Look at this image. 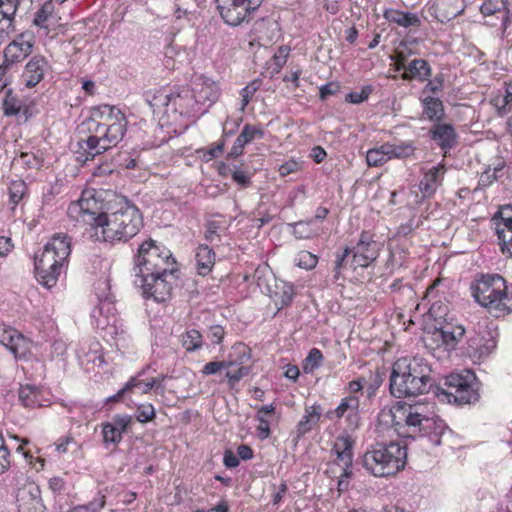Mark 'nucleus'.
<instances>
[{"instance_id":"1","label":"nucleus","mask_w":512,"mask_h":512,"mask_svg":"<svg viewBox=\"0 0 512 512\" xmlns=\"http://www.w3.org/2000/svg\"><path fill=\"white\" fill-rule=\"evenodd\" d=\"M100 209L94 192L84 191L79 200L70 203L67 214L77 222L88 224L93 230L92 236L105 242H126L143 226L139 209L128 202L110 214L101 213Z\"/></svg>"},{"instance_id":"2","label":"nucleus","mask_w":512,"mask_h":512,"mask_svg":"<svg viewBox=\"0 0 512 512\" xmlns=\"http://www.w3.org/2000/svg\"><path fill=\"white\" fill-rule=\"evenodd\" d=\"M83 126L89 132L86 140L79 141L78 160L86 162L95 156L115 147L124 137L127 120L120 109L104 105L92 112Z\"/></svg>"},{"instance_id":"3","label":"nucleus","mask_w":512,"mask_h":512,"mask_svg":"<svg viewBox=\"0 0 512 512\" xmlns=\"http://www.w3.org/2000/svg\"><path fill=\"white\" fill-rule=\"evenodd\" d=\"M433 384L432 368L423 357L406 356L397 359L390 375V393L396 398L427 393Z\"/></svg>"},{"instance_id":"4","label":"nucleus","mask_w":512,"mask_h":512,"mask_svg":"<svg viewBox=\"0 0 512 512\" xmlns=\"http://www.w3.org/2000/svg\"><path fill=\"white\" fill-rule=\"evenodd\" d=\"M407 461L406 445L399 442L376 443L364 453L363 467L375 477H388L404 469Z\"/></svg>"},{"instance_id":"5","label":"nucleus","mask_w":512,"mask_h":512,"mask_svg":"<svg viewBox=\"0 0 512 512\" xmlns=\"http://www.w3.org/2000/svg\"><path fill=\"white\" fill-rule=\"evenodd\" d=\"M471 290L475 300L493 316L501 317L512 311V297L499 274L482 275L471 285Z\"/></svg>"},{"instance_id":"6","label":"nucleus","mask_w":512,"mask_h":512,"mask_svg":"<svg viewBox=\"0 0 512 512\" xmlns=\"http://www.w3.org/2000/svg\"><path fill=\"white\" fill-rule=\"evenodd\" d=\"M132 272L133 277L151 273L177 272V264L168 248L148 239L137 250Z\"/></svg>"},{"instance_id":"7","label":"nucleus","mask_w":512,"mask_h":512,"mask_svg":"<svg viewBox=\"0 0 512 512\" xmlns=\"http://www.w3.org/2000/svg\"><path fill=\"white\" fill-rule=\"evenodd\" d=\"M437 397L441 401L459 405L478 401V383L475 375L470 371H466L465 374H450L444 381V387L438 389Z\"/></svg>"},{"instance_id":"8","label":"nucleus","mask_w":512,"mask_h":512,"mask_svg":"<svg viewBox=\"0 0 512 512\" xmlns=\"http://www.w3.org/2000/svg\"><path fill=\"white\" fill-rule=\"evenodd\" d=\"M431 415H434V413L428 412L427 406L423 404L397 405L389 409H383L379 414V422L390 426L398 434V430L409 431L415 429L419 423Z\"/></svg>"},{"instance_id":"9","label":"nucleus","mask_w":512,"mask_h":512,"mask_svg":"<svg viewBox=\"0 0 512 512\" xmlns=\"http://www.w3.org/2000/svg\"><path fill=\"white\" fill-rule=\"evenodd\" d=\"M176 272L151 273L134 276L133 283L141 289L143 297L156 302H165L171 296Z\"/></svg>"},{"instance_id":"10","label":"nucleus","mask_w":512,"mask_h":512,"mask_svg":"<svg viewBox=\"0 0 512 512\" xmlns=\"http://www.w3.org/2000/svg\"><path fill=\"white\" fill-rule=\"evenodd\" d=\"M223 21L230 26L249 22L263 0H215Z\"/></svg>"},{"instance_id":"11","label":"nucleus","mask_w":512,"mask_h":512,"mask_svg":"<svg viewBox=\"0 0 512 512\" xmlns=\"http://www.w3.org/2000/svg\"><path fill=\"white\" fill-rule=\"evenodd\" d=\"M250 360L251 350L247 345L236 343L231 347L225 359L227 366L225 376L231 388L250 373L251 367L247 365Z\"/></svg>"},{"instance_id":"12","label":"nucleus","mask_w":512,"mask_h":512,"mask_svg":"<svg viewBox=\"0 0 512 512\" xmlns=\"http://www.w3.org/2000/svg\"><path fill=\"white\" fill-rule=\"evenodd\" d=\"M71 238L65 233L54 234L40 253H36L34 264H59L69 262Z\"/></svg>"},{"instance_id":"13","label":"nucleus","mask_w":512,"mask_h":512,"mask_svg":"<svg viewBox=\"0 0 512 512\" xmlns=\"http://www.w3.org/2000/svg\"><path fill=\"white\" fill-rule=\"evenodd\" d=\"M329 420L346 418L347 427L356 430L361 425L360 400L356 395H348L341 399L339 405L325 414Z\"/></svg>"},{"instance_id":"14","label":"nucleus","mask_w":512,"mask_h":512,"mask_svg":"<svg viewBox=\"0 0 512 512\" xmlns=\"http://www.w3.org/2000/svg\"><path fill=\"white\" fill-rule=\"evenodd\" d=\"M445 428L446 425L443 420L435 415H431L419 423L415 429H410L409 431L398 430V435L403 438L411 439L427 437L434 445H439L441 443V435Z\"/></svg>"},{"instance_id":"15","label":"nucleus","mask_w":512,"mask_h":512,"mask_svg":"<svg viewBox=\"0 0 512 512\" xmlns=\"http://www.w3.org/2000/svg\"><path fill=\"white\" fill-rule=\"evenodd\" d=\"M351 253H358L369 256L370 253H373V258H377L378 244L377 242L372 240V237L369 235L368 232H362L359 241L354 247H346L341 254H337L334 268L336 279H338L342 270H344L348 266L349 257Z\"/></svg>"},{"instance_id":"16","label":"nucleus","mask_w":512,"mask_h":512,"mask_svg":"<svg viewBox=\"0 0 512 512\" xmlns=\"http://www.w3.org/2000/svg\"><path fill=\"white\" fill-rule=\"evenodd\" d=\"M2 110L4 116L22 117L24 120L29 119L33 115L32 102L22 95L12 90H8L2 100Z\"/></svg>"},{"instance_id":"17","label":"nucleus","mask_w":512,"mask_h":512,"mask_svg":"<svg viewBox=\"0 0 512 512\" xmlns=\"http://www.w3.org/2000/svg\"><path fill=\"white\" fill-rule=\"evenodd\" d=\"M19 512H44L40 488L35 483L25 484L16 496Z\"/></svg>"},{"instance_id":"18","label":"nucleus","mask_w":512,"mask_h":512,"mask_svg":"<svg viewBox=\"0 0 512 512\" xmlns=\"http://www.w3.org/2000/svg\"><path fill=\"white\" fill-rule=\"evenodd\" d=\"M51 67L43 56H33L25 65L21 75V82L26 88H33L38 85Z\"/></svg>"},{"instance_id":"19","label":"nucleus","mask_w":512,"mask_h":512,"mask_svg":"<svg viewBox=\"0 0 512 512\" xmlns=\"http://www.w3.org/2000/svg\"><path fill=\"white\" fill-rule=\"evenodd\" d=\"M132 424V417L129 415H115L112 421L102 424L103 442L106 446H117L123 433L127 432Z\"/></svg>"},{"instance_id":"20","label":"nucleus","mask_w":512,"mask_h":512,"mask_svg":"<svg viewBox=\"0 0 512 512\" xmlns=\"http://www.w3.org/2000/svg\"><path fill=\"white\" fill-rule=\"evenodd\" d=\"M0 343L5 346L15 358L25 357L30 350L29 341L17 330L11 327L0 329Z\"/></svg>"},{"instance_id":"21","label":"nucleus","mask_w":512,"mask_h":512,"mask_svg":"<svg viewBox=\"0 0 512 512\" xmlns=\"http://www.w3.org/2000/svg\"><path fill=\"white\" fill-rule=\"evenodd\" d=\"M190 90L197 104L214 102L218 96V89L215 83L203 75L193 77Z\"/></svg>"},{"instance_id":"22","label":"nucleus","mask_w":512,"mask_h":512,"mask_svg":"<svg viewBox=\"0 0 512 512\" xmlns=\"http://www.w3.org/2000/svg\"><path fill=\"white\" fill-rule=\"evenodd\" d=\"M19 0H0V44L15 31L14 17Z\"/></svg>"},{"instance_id":"23","label":"nucleus","mask_w":512,"mask_h":512,"mask_svg":"<svg viewBox=\"0 0 512 512\" xmlns=\"http://www.w3.org/2000/svg\"><path fill=\"white\" fill-rule=\"evenodd\" d=\"M333 450L337 455V463L344 471L346 478L352 476V463H353V441L348 436H339L336 439Z\"/></svg>"},{"instance_id":"24","label":"nucleus","mask_w":512,"mask_h":512,"mask_svg":"<svg viewBox=\"0 0 512 512\" xmlns=\"http://www.w3.org/2000/svg\"><path fill=\"white\" fill-rule=\"evenodd\" d=\"M68 263L34 264L35 277L44 287L52 288L56 285L60 275L66 271Z\"/></svg>"},{"instance_id":"25","label":"nucleus","mask_w":512,"mask_h":512,"mask_svg":"<svg viewBox=\"0 0 512 512\" xmlns=\"http://www.w3.org/2000/svg\"><path fill=\"white\" fill-rule=\"evenodd\" d=\"M432 9L435 18L441 23H446L463 13L465 10V1L437 0L432 6Z\"/></svg>"},{"instance_id":"26","label":"nucleus","mask_w":512,"mask_h":512,"mask_svg":"<svg viewBox=\"0 0 512 512\" xmlns=\"http://www.w3.org/2000/svg\"><path fill=\"white\" fill-rule=\"evenodd\" d=\"M383 17L390 24H394L404 29L419 28L421 26L420 16L410 11L386 8L383 11Z\"/></svg>"},{"instance_id":"27","label":"nucleus","mask_w":512,"mask_h":512,"mask_svg":"<svg viewBox=\"0 0 512 512\" xmlns=\"http://www.w3.org/2000/svg\"><path fill=\"white\" fill-rule=\"evenodd\" d=\"M446 169L442 164L433 166L424 172L423 178L419 183V189L424 197H431L442 185Z\"/></svg>"},{"instance_id":"28","label":"nucleus","mask_w":512,"mask_h":512,"mask_svg":"<svg viewBox=\"0 0 512 512\" xmlns=\"http://www.w3.org/2000/svg\"><path fill=\"white\" fill-rule=\"evenodd\" d=\"M430 136L445 154L456 144L457 134L451 124L437 122L430 129Z\"/></svg>"},{"instance_id":"29","label":"nucleus","mask_w":512,"mask_h":512,"mask_svg":"<svg viewBox=\"0 0 512 512\" xmlns=\"http://www.w3.org/2000/svg\"><path fill=\"white\" fill-rule=\"evenodd\" d=\"M32 51V43L25 40L21 35L16 40L8 44L4 50V57L8 63L20 62L26 58Z\"/></svg>"},{"instance_id":"30","label":"nucleus","mask_w":512,"mask_h":512,"mask_svg":"<svg viewBox=\"0 0 512 512\" xmlns=\"http://www.w3.org/2000/svg\"><path fill=\"white\" fill-rule=\"evenodd\" d=\"M432 69L429 63L424 59H414L408 65L406 71L403 72L401 78L406 81L418 80L424 82L429 79Z\"/></svg>"},{"instance_id":"31","label":"nucleus","mask_w":512,"mask_h":512,"mask_svg":"<svg viewBox=\"0 0 512 512\" xmlns=\"http://www.w3.org/2000/svg\"><path fill=\"white\" fill-rule=\"evenodd\" d=\"M170 94V107L174 112L187 114L190 110L194 109L195 104H197L189 88H183L178 92H170Z\"/></svg>"},{"instance_id":"32","label":"nucleus","mask_w":512,"mask_h":512,"mask_svg":"<svg viewBox=\"0 0 512 512\" xmlns=\"http://www.w3.org/2000/svg\"><path fill=\"white\" fill-rule=\"evenodd\" d=\"M146 103L152 109L153 113H161L164 108L170 107L171 94L166 89H151L145 92Z\"/></svg>"},{"instance_id":"33","label":"nucleus","mask_w":512,"mask_h":512,"mask_svg":"<svg viewBox=\"0 0 512 512\" xmlns=\"http://www.w3.org/2000/svg\"><path fill=\"white\" fill-rule=\"evenodd\" d=\"M322 408L318 404L305 407V414L297 425V436L302 437L311 431L320 421Z\"/></svg>"},{"instance_id":"34","label":"nucleus","mask_w":512,"mask_h":512,"mask_svg":"<svg viewBox=\"0 0 512 512\" xmlns=\"http://www.w3.org/2000/svg\"><path fill=\"white\" fill-rule=\"evenodd\" d=\"M495 232L502 252L512 256V218H502V221L496 224Z\"/></svg>"},{"instance_id":"35","label":"nucleus","mask_w":512,"mask_h":512,"mask_svg":"<svg viewBox=\"0 0 512 512\" xmlns=\"http://www.w3.org/2000/svg\"><path fill=\"white\" fill-rule=\"evenodd\" d=\"M385 149L387 152L388 161L392 159H407L414 155L415 146L412 141L404 142H386Z\"/></svg>"},{"instance_id":"36","label":"nucleus","mask_w":512,"mask_h":512,"mask_svg":"<svg viewBox=\"0 0 512 512\" xmlns=\"http://www.w3.org/2000/svg\"><path fill=\"white\" fill-rule=\"evenodd\" d=\"M195 260L198 274L205 276L214 266L215 253L207 245H200L197 248Z\"/></svg>"},{"instance_id":"37","label":"nucleus","mask_w":512,"mask_h":512,"mask_svg":"<svg viewBox=\"0 0 512 512\" xmlns=\"http://www.w3.org/2000/svg\"><path fill=\"white\" fill-rule=\"evenodd\" d=\"M423 114L430 121L439 122L444 117L443 102L435 97L427 96L422 100Z\"/></svg>"},{"instance_id":"38","label":"nucleus","mask_w":512,"mask_h":512,"mask_svg":"<svg viewBox=\"0 0 512 512\" xmlns=\"http://www.w3.org/2000/svg\"><path fill=\"white\" fill-rule=\"evenodd\" d=\"M437 333L442 338L443 343L446 345V347H454L458 340L463 337L465 333V329L461 325L452 326L450 324H447L445 326H442Z\"/></svg>"},{"instance_id":"39","label":"nucleus","mask_w":512,"mask_h":512,"mask_svg":"<svg viewBox=\"0 0 512 512\" xmlns=\"http://www.w3.org/2000/svg\"><path fill=\"white\" fill-rule=\"evenodd\" d=\"M136 387L140 388L142 393H148L153 388L155 389V391H158L160 389L158 379H151L150 381H142V380H138L137 378H132L128 381V383L125 385L124 388L120 389L118 391V393L113 396V399L114 400L120 399L126 391H129Z\"/></svg>"},{"instance_id":"40","label":"nucleus","mask_w":512,"mask_h":512,"mask_svg":"<svg viewBox=\"0 0 512 512\" xmlns=\"http://www.w3.org/2000/svg\"><path fill=\"white\" fill-rule=\"evenodd\" d=\"M18 397L24 407L34 408L40 406V391L33 385L21 386Z\"/></svg>"},{"instance_id":"41","label":"nucleus","mask_w":512,"mask_h":512,"mask_svg":"<svg viewBox=\"0 0 512 512\" xmlns=\"http://www.w3.org/2000/svg\"><path fill=\"white\" fill-rule=\"evenodd\" d=\"M505 164L499 161L493 168H486L479 177V186L485 188L491 186L495 181L500 179L504 175Z\"/></svg>"},{"instance_id":"42","label":"nucleus","mask_w":512,"mask_h":512,"mask_svg":"<svg viewBox=\"0 0 512 512\" xmlns=\"http://www.w3.org/2000/svg\"><path fill=\"white\" fill-rule=\"evenodd\" d=\"M53 4L51 2H45L40 10L36 13L34 18V24L48 29L50 25L54 24L55 17L53 16Z\"/></svg>"},{"instance_id":"43","label":"nucleus","mask_w":512,"mask_h":512,"mask_svg":"<svg viewBox=\"0 0 512 512\" xmlns=\"http://www.w3.org/2000/svg\"><path fill=\"white\" fill-rule=\"evenodd\" d=\"M273 294L275 302H279L281 307H285L291 303L294 297V287L282 281L280 284H276Z\"/></svg>"},{"instance_id":"44","label":"nucleus","mask_w":512,"mask_h":512,"mask_svg":"<svg viewBox=\"0 0 512 512\" xmlns=\"http://www.w3.org/2000/svg\"><path fill=\"white\" fill-rule=\"evenodd\" d=\"M366 162L369 166L378 167L388 162L385 144L371 148L366 153Z\"/></svg>"},{"instance_id":"45","label":"nucleus","mask_w":512,"mask_h":512,"mask_svg":"<svg viewBox=\"0 0 512 512\" xmlns=\"http://www.w3.org/2000/svg\"><path fill=\"white\" fill-rule=\"evenodd\" d=\"M313 219L307 221H298L292 224L293 234L298 239H309L317 234V231L313 229Z\"/></svg>"},{"instance_id":"46","label":"nucleus","mask_w":512,"mask_h":512,"mask_svg":"<svg viewBox=\"0 0 512 512\" xmlns=\"http://www.w3.org/2000/svg\"><path fill=\"white\" fill-rule=\"evenodd\" d=\"M323 362V354L317 348H312L303 362V371L305 373H312L318 369Z\"/></svg>"},{"instance_id":"47","label":"nucleus","mask_w":512,"mask_h":512,"mask_svg":"<svg viewBox=\"0 0 512 512\" xmlns=\"http://www.w3.org/2000/svg\"><path fill=\"white\" fill-rule=\"evenodd\" d=\"M182 345L189 352L195 351L202 346V335L195 329L189 330L182 338Z\"/></svg>"},{"instance_id":"48","label":"nucleus","mask_w":512,"mask_h":512,"mask_svg":"<svg viewBox=\"0 0 512 512\" xmlns=\"http://www.w3.org/2000/svg\"><path fill=\"white\" fill-rule=\"evenodd\" d=\"M495 347L493 340H489L485 345H479L476 343V339H470L469 341V355L474 358L482 359L490 354L491 350Z\"/></svg>"},{"instance_id":"49","label":"nucleus","mask_w":512,"mask_h":512,"mask_svg":"<svg viewBox=\"0 0 512 512\" xmlns=\"http://www.w3.org/2000/svg\"><path fill=\"white\" fill-rule=\"evenodd\" d=\"M260 86H261V80L255 79V80L251 81L249 84H247L244 88H242V90L240 91V95L242 98L241 99V107H240L241 112H244L245 108L251 101L253 95L259 90Z\"/></svg>"},{"instance_id":"50","label":"nucleus","mask_w":512,"mask_h":512,"mask_svg":"<svg viewBox=\"0 0 512 512\" xmlns=\"http://www.w3.org/2000/svg\"><path fill=\"white\" fill-rule=\"evenodd\" d=\"M264 131L260 126H254L250 124L244 125L241 133L238 135L246 145L251 143L255 139H262Z\"/></svg>"},{"instance_id":"51","label":"nucleus","mask_w":512,"mask_h":512,"mask_svg":"<svg viewBox=\"0 0 512 512\" xmlns=\"http://www.w3.org/2000/svg\"><path fill=\"white\" fill-rule=\"evenodd\" d=\"M27 192V185L22 180L12 181L9 185V197L10 201L17 205L25 196Z\"/></svg>"},{"instance_id":"52","label":"nucleus","mask_w":512,"mask_h":512,"mask_svg":"<svg viewBox=\"0 0 512 512\" xmlns=\"http://www.w3.org/2000/svg\"><path fill=\"white\" fill-rule=\"evenodd\" d=\"M105 506V496L100 495L87 504L72 507L67 512H100Z\"/></svg>"},{"instance_id":"53","label":"nucleus","mask_w":512,"mask_h":512,"mask_svg":"<svg viewBox=\"0 0 512 512\" xmlns=\"http://www.w3.org/2000/svg\"><path fill=\"white\" fill-rule=\"evenodd\" d=\"M18 162L28 169L39 170L42 167L43 158L32 152H21Z\"/></svg>"},{"instance_id":"54","label":"nucleus","mask_w":512,"mask_h":512,"mask_svg":"<svg viewBox=\"0 0 512 512\" xmlns=\"http://www.w3.org/2000/svg\"><path fill=\"white\" fill-rule=\"evenodd\" d=\"M296 265L300 268L310 270L313 269L318 262V258L316 255L312 254L308 251H301L296 259H295Z\"/></svg>"},{"instance_id":"55","label":"nucleus","mask_w":512,"mask_h":512,"mask_svg":"<svg viewBox=\"0 0 512 512\" xmlns=\"http://www.w3.org/2000/svg\"><path fill=\"white\" fill-rule=\"evenodd\" d=\"M352 257H349L348 265L353 270H356L358 267L366 268L369 266L371 262H373L376 258H373V253L369 255L351 253Z\"/></svg>"},{"instance_id":"56","label":"nucleus","mask_w":512,"mask_h":512,"mask_svg":"<svg viewBox=\"0 0 512 512\" xmlns=\"http://www.w3.org/2000/svg\"><path fill=\"white\" fill-rule=\"evenodd\" d=\"M290 53V48L288 46H280L276 53L272 57L273 65L275 66V71L279 72L281 68L286 64L287 58Z\"/></svg>"},{"instance_id":"57","label":"nucleus","mask_w":512,"mask_h":512,"mask_svg":"<svg viewBox=\"0 0 512 512\" xmlns=\"http://www.w3.org/2000/svg\"><path fill=\"white\" fill-rule=\"evenodd\" d=\"M155 417V409L152 404H142L136 410V420L141 423H146L153 420Z\"/></svg>"},{"instance_id":"58","label":"nucleus","mask_w":512,"mask_h":512,"mask_svg":"<svg viewBox=\"0 0 512 512\" xmlns=\"http://www.w3.org/2000/svg\"><path fill=\"white\" fill-rule=\"evenodd\" d=\"M504 6V0H486L481 5L480 11L484 16H491L496 12H500Z\"/></svg>"},{"instance_id":"59","label":"nucleus","mask_w":512,"mask_h":512,"mask_svg":"<svg viewBox=\"0 0 512 512\" xmlns=\"http://www.w3.org/2000/svg\"><path fill=\"white\" fill-rule=\"evenodd\" d=\"M372 93L371 86H364L359 92H350L346 96V101L352 104H360L366 101L369 95Z\"/></svg>"},{"instance_id":"60","label":"nucleus","mask_w":512,"mask_h":512,"mask_svg":"<svg viewBox=\"0 0 512 512\" xmlns=\"http://www.w3.org/2000/svg\"><path fill=\"white\" fill-rule=\"evenodd\" d=\"M301 169V163L297 162L296 160H288L287 162L283 163L279 166L278 172L280 176L286 177L292 173H295Z\"/></svg>"},{"instance_id":"61","label":"nucleus","mask_w":512,"mask_h":512,"mask_svg":"<svg viewBox=\"0 0 512 512\" xmlns=\"http://www.w3.org/2000/svg\"><path fill=\"white\" fill-rule=\"evenodd\" d=\"M221 369H227L225 360L208 362L203 366L201 372L204 375H213L218 373Z\"/></svg>"},{"instance_id":"62","label":"nucleus","mask_w":512,"mask_h":512,"mask_svg":"<svg viewBox=\"0 0 512 512\" xmlns=\"http://www.w3.org/2000/svg\"><path fill=\"white\" fill-rule=\"evenodd\" d=\"M443 83H444L443 74H437L433 80H430L426 84L424 91H430L431 93L436 94L442 90Z\"/></svg>"},{"instance_id":"63","label":"nucleus","mask_w":512,"mask_h":512,"mask_svg":"<svg viewBox=\"0 0 512 512\" xmlns=\"http://www.w3.org/2000/svg\"><path fill=\"white\" fill-rule=\"evenodd\" d=\"M110 289L109 287V282L107 279H99L96 283V286H95V290H96V294L99 298V300H109V294H108V290Z\"/></svg>"},{"instance_id":"64","label":"nucleus","mask_w":512,"mask_h":512,"mask_svg":"<svg viewBox=\"0 0 512 512\" xmlns=\"http://www.w3.org/2000/svg\"><path fill=\"white\" fill-rule=\"evenodd\" d=\"M58 194L56 187L49 185L43 190L42 204L45 206H51L54 203L55 197Z\"/></svg>"}]
</instances>
